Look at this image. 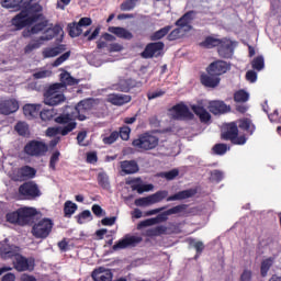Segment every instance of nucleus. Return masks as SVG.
Here are the masks:
<instances>
[{"instance_id": "obj_55", "label": "nucleus", "mask_w": 281, "mask_h": 281, "mask_svg": "<svg viewBox=\"0 0 281 281\" xmlns=\"http://www.w3.org/2000/svg\"><path fill=\"white\" fill-rule=\"evenodd\" d=\"M117 137H120V134L112 132L110 136L103 138V144H114V142H117Z\"/></svg>"}, {"instance_id": "obj_3", "label": "nucleus", "mask_w": 281, "mask_h": 281, "mask_svg": "<svg viewBox=\"0 0 281 281\" xmlns=\"http://www.w3.org/2000/svg\"><path fill=\"white\" fill-rule=\"evenodd\" d=\"M204 106H207L213 115H223V113H229L231 111L229 105L225 104L223 101H200L198 105H192L191 109L203 124H209L212 120V115Z\"/></svg>"}, {"instance_id": "obj_7", "label": "nucleus", "mask_w": 281, "mask_h": 281, "mask_svg": "<svg viewBox=\"0 0 281 281\" xmlns=\"http://www.w3.org/2000/svg\"><path fill=\"white\" fill-rule=\"evenodd\" d=\"M133 146L139 150H153L159 145V138L153 134H144L139 138L133 140Z\"/></svg>"}, {"instance_id": "obj_33", "label": "nucleus", "mask_w": 281, "mask_h": 281, "mask_svg": "<svg viewBox=\"0 0 281 281\" xmlns=\"http://www.w3.org/2000/svg\"><path fill=\"white\" fill-rule=\"evenodd\" d=\"M22 179H34L36 177V169L25 166L19 169Z\"/></svg>"}, {"instance_id": "obj_43", "label": "nucleus", "mask_w": 281, "mask_h": 281, "mask_svg": "<svg viewBox=\"0 0 281 281\" xmlns=\"http://www.w3.org/2000/svg\"><path fill=\"white\" fill-rule=\"evenodd\" d=\"M92 218L93 216L91 215V211L86 210L78 215L77 221L79 225H85V223H89V221H92Z\"/></svg>"}, {"instance_id": "obj_9", "label": "nucleus", "mask_w": 281, "mask_h": 281, "mask_svg": "<svg viewBox=\"0 0 281 281\" xmlns=\"http://www.w3.org/2000/svg\"><path fill=\"white\" fill-rule=\"evenodd\" d=\"M24 153L30 157H43L47 153V145L42 140H31L25 145Z\"/></svg>"}, {"instance_id": "obj_64", "label": "nucleus", "mask_w": 281, "mask_h": 281, "mask_svg": "<svg viewBox=\"0 0 281 281\" xmlns=\"http://www.w3.org/2000/svg\"><path fill=\"white\" fill-rule=\"evenodd\" d=\"M269 120L270 122H278V123L281 122V116H280V113H278V110H276L273 114L269 115Z\"/></svg>"}, {"instance_id": "obj_40", "label": "nucleus", "mask_w": 281, "mask_h": 281, "mask_svg": "<svg viewBox=\"0 0 281 281\" xmlns=\"http://www.w3.org/2000/svg\"><path fill=\"white\" fill-rule=\"evenodd\" d=\"M161 234H166V226L159 225L146 231V236H161Z\"/></svg>"}, {"instance_id": "obj_12", "label": "nucleus", "mask_w": 281, "mask_h": 281, "mask_svg": "<svg viewBox=\"0 0 281 281\" xmlns=\"http://www.w3.org/2000/svg\"><path fill=\"white\" fill-rule=\"evenodd\" d=\"M19 193L23 199H36V196H41V190H38V186L34 182H26L19 188Z\"/></svg>"}, {"instance_id": "obj_30", "label": "nucleus", "mask_w": 281, "mask_h": 281, "mask_svg": "<svg viewBox=\"0 0 281 281\" xmlns=\"http://www.w3.org/2000/svg\"><path fill=\"white\" fill-rule=\"evenodd\" d=\"M135 87V81H133V79H126V78H121L119 80L117 86H114V89H116V91H131V89H133Z\"/></svg>"}, {"instance_id": "obj_2", "label": "nucleus", "mask_w": 281, "mask_h": 281, "mask_svg": "<svg viewBox=\"0 0 281 281\" xmlns=\"http://www.w3.org/2000/svg\"><path fill=\"white\" fill-rule=\"evenodd\" d=\"M93 106L91 100L80 101L72 113H66L58 116L55 122L60 124L57 127H49L46 131L47 137H54V135H69L74 128H76V120L81 122L87 120V112Z\"/></svg>"}, {"instance_id": "obj_63", "label": "nucleus", "mask_w": 281, "mask_h": 281, "mask_svg": "<svg viewBox=\"0 0 281 281\" xmlns=\"http://www.w3.org/2000/svg\"><path fill=\"white\" fill-rule=\"evenodd\" d=\"M116 217H105L101 221L102 225L111 226L115 225Z\"/></svg>"}, {"instance_id": "obj_25", "label": "nucleus", "mask_w": 281, "mask_h": 281, "mask_svg": "<svg viewBox=\"0 0 281 281\" xmlns=\"http://www.w3.org/2000/svg\"><path fill=\"white\" fill-rule=\"evenodd\" d=\"M66 49L67 48L65 47V45L47 47L43 49L42 56L44 58H56V56H60V54H63V52H65Z\"/></svg>"}, {"instance_id": "obj_17", "label": "nucleus", "mask_w": 281, "mask_h": 281, "mask_svg": "<svg viewBox=\"0 0 281 281\" xmlns=\"http://www.w3.org/2000/svg\"><path fill=\"white\" fill-rule=\"evenodd\" d=\"M161 52H164V43L156 42L147 45L142 56L143 58H153L154 56H161Z\"/></svg>"}, {"instance_id": "obj_61", "label": "nucleus", "mask_w": 281, "mask_h": 281, "mask_svg": "<svg viewBox=\"0 0 281 281\" xmlns=\"http://www.w3.org/2000/svg\"><path fill=\"white\" fill-rule=\"evenodd\" d=\"M98 161V154L95 151H89L87 154V162L95 164Z\"/></svg>"}, {"instance_id": "obj_44", "label": "nucleus", "mask_w": 281, "mask_h": 281, "mask_svg": "<svg viewBox=\"0 0 281 281\" xmlns=\"http://www.w3.org/2000/svg\"><path fill=\"white\" fill-rule=\"evenodd\" d=\"M252 69L256 71H262L265 69V57L258 56L251 61Z\"/></svg>"}, {"instance_id": "obj_42", "label": "nucleus", "mask_w": 281, "mask_h": 281, "mask_svg": "<svg viewBox=\"0 0 281 281\" xmlns=\"http://www.w3.org/2000/svg\"><path fill=\"white\" fill-rule=\"evenodd\" d=\"M7 221L8 223L21 225V214L20 211H14L7 214Z\"/></svg>"}, {"instance_id": "obj_34", "label": "nucleus", "mask_w": 281, "mask_h": 281, "mask_svg": "<svg viewBox=\"0 0 281 281\" xmlns=\"http://www.w3.org/2000/svg\"><path fill=\"white\" fill-rule=\"evenodd\" d=\"M221 41L220 38L209 36L200 45L201 47H206V49H212V47H218Z\"/></svg>"}, {"instance_id": "obj_48", "label": "nucleus", "mask_w": 281, "mask_h": 281, "mask_svg": "<svg viewBox=\"0 0 281 281\" xmlns=\"http://www.w3.org/2000/svg\"><path fill=\"white\" fill-rule=\"evenodd\" d=\"M159 177L167 179V181H172V179L179 177V170L172 169L170 171L161 172V173H159Z\"/></svg>"}, {"instance_id": "obj_52", "label": "nucleus", "mask_w": 281, "mask_h": 281, "mask_svg": "<svg viewBox=\"0 0 281 281\" xmlns=\"http://www.w3.org/2000/svg\"><path fill=\"white\" fill-rule=\"evenodd\" d=\"M40 117L43 122H49L54 117V110H44L40 112Z\"/></svg>"}, {"instance_id": "obj_28", "label": "nucleus", "mask_w": 281, "mask_h": 281, "mask_svg": "<svg viewBox=\"0 0 281 281\" xmlns=\"http://www.w3.org/2000/svg\"><path fill=\"white\" fill-rule=\"evenodd\" d=\"M121 169L125 175H135V172L139 170V167L137 166V162L133 160H124L121 162Z\"/></svg>"}, {"instance_id": "obj_51", "label": "nucleus", "mask_w": 281, "mask_h": 281, "mask_svg": "<svg viewBox=\"0 0 281 281\" xmlns=\"http://www.w3.org/2000/svg\"><path fill=\"white\" fill-rule=\"evenodd\" d=\"M227 150H229V147L226 144H217L213 147L215 155H225Z\"/></svg>"}, {"instance_id": "obj_59", "label": "nucleus", "mask_w": 281, "mask_h": 281, "mask_svg": "<svg viewBox=\"0 0 281 281\" xmlns=\"http://www.w3.org/2000/svg\"><path fill=\"white\" fill-rule=\"evenodd\" d=\"M92 212L95 216H104L106 212L102 209V206L94 204L92 205Z\"/></svg>"}, {"instance_id": "obj_29", "label": "nucleus", "mask_w": 281, "mask_h": 281, "mask_svg": "<svg viewBox=\"0 0 281 281\" xmlns=\"http://www.w3.org/2000/svg\"><path fill=\"white\" fill-rule=\"evenodd\" d=\"M195 194H196V190L189 189V190L180 191L167 198V201H183V199H190V196H194Z\"/></svg>"}, {"instance_id": "obj_50", "label": "nucleus", "mask_w": 281, "mask_h": 281, "mask_svg": "<svg viewBox=\"0 0 281 281\" xmlns=\"http://www.w3.org/2000/svg\"><path fill=\"white\" fill-rule=\"evenodd\" d=\"M189 245H190V247H193L194 249H196L198 254H201V251H203V249H205L203 241H199L196 239H190Z\"/></svg>"}, {"instance_id": "obj_22", "label": "nucleus", "mask_w": 281, "mask_h": 281, "mask_svg": "<svg viewBox=\"0 0 281 281\" xmlns=\"http://www.w3.org/2000/svg\"><path fill=\"white\" fill-rule=\"evenodd\" d=\"M127 183L132 186L133 190H136L138 194H143V192H153V190H155V186L144 184L139 178L130 180Z\"/></svg>"}, {"instance_id": "obj_45", "label": "nucleus", "mask_w": 281, "mask_h": 281, "mask_svg": "<svg viewBox=\"0 0 281 281\" xmlns=\"http://www.w3.org/2000/svg\"><path fill=\"white\" fill-rule=\"evenodd\" d=\"M49 76H52V70L45 68H41L33 74L35 80H43V78H49Z\"/></svg>"}, {"instance_id": "obj_23", "label": "nucleus", "mask_w": 281, "mask_h": 281, "mask_svg": "<svg viewBox=\"0 0 281 281\" xmlns=\"http://www.w3.org/2000/svg\"><path fill=\"white\" fill-rule=\"evenodd\" d=\"M23 113L27 120H34L41 115V104H25L23 106Z\"/></svg>"}, {"instance_id": "obj_13", "label": "nucleus", "mask_w": 281, "mask_h": 281, "mask_svg": "<svg viewBox=\"0 0 281 281\" xmlns=\"http://www.w3.org/2000/svg\"><path fill=\"white\" fill-rule=\"evenodd\" d=\"M13 265L16 271H32L34 269V259H26L21 256V251L13 257Z\"/></svg>"}, {"instance_id": "obj_47", "label": "nucleus", "mask_w": 281, "mask_h": 281, "mask_svg": "<svg viewBox=\"0 0 281 281\" xmlns=\"http://www.w3.org/2000/svg\"><path fill=\"white\" fill-rule=\"evenodd\" d=\"M60 161V151L56 150L52 154L49 159V168L50 170H56V166Z\"/></svg>"}, {"instance_id": "obj_39", "label": "nucleus", "mask_w": 281, "mask_h": 281, "mask_svg": "<svg viewBox=\"0 0 281 281\" xmlns=\"http://www.w3.org/2000/svg\"><path fill=\"white\" fill-rule=\"evenodd\" d=\"M69 34L71 38H76L82 34V26L78 23H71L68 25Z\"/></svg>"}, {"instance_id": "obj_62", "label": "nucleus", "mask_w": 281, "mask_h": 281, "mask_svg": "<svg viewBox=\"0 0 281 281\" xmlns=\"http://www.w3.org/2000/svg\"><path fill=\"white\" fill-rule=\"evenodd\" d=\"M247 80L249 82H256V80H258V74H256V71L249 70L247 72Z\"/></svg>"}, {"instance_id": "obj_20", "label": "nucleus", "mask_w": 281, "mask_h": 281, "mask_svg": "<svg viewBox=\"0 0 281 281\" xmlns=\"http://www.w3.org/2000/svg\"><path fill=\"white\" fill-rule=\"evenodd\" d=\"M229 70V65L226 61H215L211 64L207 68V71L211 76H223V74H227Z\"/></svg>"}, {"instance_id": "obj_60", "label": "nucleus", "mask_w": 281, "mask_h": 281, "mask_svg": "<svg viewBox=\"0 0 281 281\" xmlns=\"http://www.w3.org/2000/svg\"><path fill=\"white\" fill-rule=\"evenodd\" d=\"M124 49V46L122 44L113 43L108 46V52L113 53V52H122Z\"/></svg>"}, {"instance_id": "obj_1", "label": "nucleus", "mask_w": 281, "mask_h": 281, "mask_svg": "<svg viewBox=\"0 0 281 281\" xmlns=\"http://www.w3.org/2000/svg\"><path fill=\"white\" fill-rule=\"evenodd\" d=\"M43 0H2V8L22 11L12 19V25L18 30H23L27 25H35L23 31V36L30 37L34 34H43L37 41H32L24 47V54H32L34 49H38L47 41H52L54 36H63V27L55 25L47 26V21L43 18Z\"/></svg>"}, {"instance_id": "obj_8", "label": "nucleus", "mask_w": 281, "mask_h": 281, "mask_svg": "<svg viewBox=\"0 0 281 281\" xmlns=\"http://www.w3.org/2000/svg\"><path fill=\"white\" fill-rule=\"evenodd\" d=\"M168 196V191H158L149 196L139 198L135 200V205L138 207H148V205H155V203H161L164 199Z\"/></svg>"}, {"instance_id": "obj_49", "label": "nucleus", "mask_w": 281, "mask_h": 281, "mask_svg": "<svg viewBox=\"0 0 281 281\" xmlns=\"http://www.w3.org/2000/svg\"><path fill=\"white\" fill-rule=\"evenodd\" d=\"M169 32H170V26H165V27L160 29L159 31H157L151 36V40L153 41H159V38H164V36H166V34H168Z\"/></svg>"}, {"instance_id": "obj_19", "label": "nucleus", "mask_w": 281, "mask_h": 281, "mask_svg": "<svg viewBox=\"0 0 281 281\" xmlns=\"http://www.w3.org/2000/svg\"><path fill=\"white\" fill-rule=\"evenodd\" d=\"M142 239L136 236L126 235L123 239L119 240L116 245L113 246L114 251L117 249H126V247H135V245H139Z\"/></svg>"}, {"instance_id": "obj_35", "label": "nucleus", "mask_w": 281, "mask_h": 281, "mask_svg": "<svg viewBox=\"0 0 281 281\" xmlns=\"http://www.w3.org/2000/svg\"><path fill=\"white\" fill-rule=\"evenodd\" d=\"M60 81L63 82L61 85H69V86H74V85H78V79L71 77V75L65 70H61L60 74Z\"/></svg>"}, {"instance_id": "obj_11", "label": "nucleus", "mask_w": 281, "mask_h": 281, "mask_svg": "<svg viewBox=\"0 0 281 281\" xmlns=\"http://www.w3.org/2000/svg\"><path fill=\"white\" fill-rule=\"evenodd\" d=\"M234 49H236V42L229 38H223L218 45V54L222 58H232L234 56Z\"/></svg>"}, {"instance_id": "obj_58", "label": "nucleus", "mask_w": 281, "mask_h": 281, "mask_svg": "<svg viewBox=\"0 0 281 281\" xmlns=\"http://www.w3.org/2000/svg\"><path fill=\"white\" fill-rule=\"evenodd\" d=\"M211 181H223V172L214 170L211 172Z\"/></svg>"}, {"instance_id": "obj_26", "label": "nucleus", "mask_w": 281, "mask_h": 281, "mask_svg": "<svg viewBox=\"0 0 281 281\" xmlns=\"http://www.w3.org/2000/svg\"><path fill=\"white\" fill-rule=\"evenodd\" d=\"M201 82L204 85V87H218L221 82V78L216 75H212L207 71V75H202L201 76Z\"/></svg>"}, {"instance_id": "obj_57", "label": "nucleus", "mask_w": 281, "mask_h": 281, "mask_svg": "<svg viewBox=\"0 0 281 281\" xmlns=\"http://www.w3.org/2000/svg\"><path fill=\"white\" fill-rule=\"evenodd\" d=\"M229 139H231V142H233L234 144H237L238 146H243V144H245V142H247L245 136H238V134H236L235 136H233Z\"/></svg>"}, {"instance_id": "obj_18", "label": "nucleus", "mask_w": 281, "mask_h": 281, "mask_svg": "<svg viewBox=\"0 0 281 281\" xmlns=\"http://www.w3.org/2000/svg\"><path fill=\"white\" fill-rule=\"evenodd\" d=\"M92 280L93 281H112L113 272L111 269L105 267H99L92 271Z\"/></svg>"}, {"instance_id": "obj_16", "label": "nucleus", "mask_w": 281, "mask_h": 281, "mask_svg": "<svg viewBox=\"0 0 281 281\" xmlns=\"http://www.w3.org/2000/svg\"><path fill=\"white\" fill-rule=\"evenodd\" d=\"M20 212V225H27L32 223L34 216L38 214L35 207L24 206L19 209Z\"/></svg>"}, {"instance_id": "obj_5", "label": "nucleus", "mask_w": 281, "mask_h": 281, "mask_svg": "<svg viewBox=\"0 0 281 281\" xmlns=\"http://www.w3.org/2000/svg\"><path fill=\"white\" fill-rule=\"evenodd\" d=\"M194 19V12H188L184 14L182 18H180L177 21V25L179 26L178 29L173 30L169 34V40L170 41H176V38H181V36L186 35V32L190 30V21Z\"/></svg>"}, {"instance_id": "obj_21", "label": "nucleus", "mask_w": 281, "mask_h": 281, "mask_svg": "<svg viewBox=\"0 0 281 281\" xmlns=\"http://www.w3.org/2000/svg\"><path fill=\"white\" fill-rule=\"evenodd\" d=\"M234 101L236 102V109L239 113H245V111H247V91L238 90L235 92Z\"/></svg>"}, {"instance_id": "obj_24", "label": "nucleus", "mask_w": 281, "mask_h": 281, "mask_svg": "<svg viewBox=\"0 0 281 281\" xmlns=\"http://www.w3.org/2000/svg\"><path fill=\"white\" fill-rule=\"evenodd\" d=\"M111 104L115 106H122L123 104H128L131 102V95L126 94H110L106 99Z\"/></svg>"}, {"instance_id": "obj_27", "label": "nucleus", "mask_w": 281, "mask_h": 281, "mask_svg": "<svg viewBox=\"0 0 281 281\" xmlns=\"http://www.w3.org/2000/svg\"><path fill=\"white\" fill-rule=\"evenodd\" d=\"M109 32H111V34H115L119 38H125L126 41H131V38H133V33L124 27L110 26Z\"/></svg>"}, {"instance_id": "obj_15", "label": "nucleus", "mask_w": 281, "mask_h": 281, "mask_svg": "<svg viewBox=\"0 0 281 281\" xmlns=\"http://www.w3.org/2000/svg\"><path fill=\"white\" fill-rule=\"evenodd\" d=\"M169 115L173 120H186L192 117V112L186 106V104H178L169 111Z\"/></svg>"}, {"instance_id": "obj_14", "label": "nucleus", "mask_w": 281, "mask_h": 281, "mask_svg": "<svg viewBox=\"0 0 281 281\" xmlns=\"http://www.w3.org/2000/svg\"><path fill=\"white\" fill-rule=\"evenodd\" d=\"M19 111V101L14 99H0V113L2 115H10Z\"/></svg>"}, {"instance_id": "obj_53", "label": "nucleus", "mask_w": 281, "mask_h": 281, "mask_svg": "<svg viewBox=\"0 0 281 281\" xmlns=\"http://www.w3.org/2000/svg\"><path fill=\"white\" fill-rule=\"evenodd\" d=\"M120 137L121 139H124V142H127L131 137V127L128 126H123L120 130Z\"/></svg>"}, {"instance_id": "obj_10", "label": "nucleus", "mask_w": 281, "mask_h": 281, "mask_svg": "<svg viewBox=\"0 0 281 281\" xmlns=\"http://www.w3.org/2000/svg\"><path fill=\"white\" fill-rule=\"evenodd\" d=\"M20 251L21 248L10 243V239L7 238L0 241V258L3 260H10L14 258Z\"/></svg>"}, {"instance_id": "obj_56", "label": "nucleus", "mask_w": 281, "mask_h": 281, "mask_svg": "<svg viewBox=\"0 0 281 281\" xmlns=\"http://www.w3.org/2000/svg\"><path fill=\"white\" fill-rule=\"evenodd\" d=\"M166 91L164 90H156V91L148 92L147 98L148 100H155L157 98H161V95H164Z\"/></svg>"}, {"instance_id": "obj_54", "label": "nucleus", "mask_w": 281, "mask_h": 281, "mask_svg": "<svg viewBox=\"0 0 281 281\" xmlns=\"http://www.w3.org/2000/svg\"><path fill=\"white\" fill-rule=\"evenodd\" d=\"M136 3H137V0H127V1H125V2L121 5V10H123V11L133 10V8H135Z\"/></svg>"}, {"instance_id": "obj_41", "label": "nucleus", "mask_w": 281, "mask_h": 281, "mask_svg": "<svg viewBox=\"0 0 281 281\" xmlns=\"http://www.w3.org/2000/svg\"><path fill=\"white\" fill-rule=\"evenodd\" d=\"M273 267V258L265 259L261 262V276L262 278H266V276L269 273V270Z\"/></svg>"}, {"instance_id": "obj_31", "label": "nucleus", "mask_w": 281, "mask_h": 281, "mask_svg": "<svg viewBox=\"0 0 281 281\" xmlns=\"http://www.w3.org/2000/svg\"><path fill=\"white\" fill-rule=\"evenodd\" d=\"M168 218V213H162L157 217L145 220L138 224V229L142 227H150V225H155L156 223H161V221H166Z\"/></svg>"}, {"instance_id": "obj_6", "label": "nucleus", "mask_w": 281, "mask_h": 281, "mask_svg": "<svg viewBox=\"0 0 281 281\" xmlns=\"http://www.w3.org/2000/svg\"><path fill=\"white\" fill-rule=\"evenodd\" d=\"M54 222L49 218H43L36 222L32 227V235L35 238L45 239L52 234Z\"/></svg>"}, {"instance_id": "obj_46", "label": "nucleus", "mask_w": 281, "mask_h": 281, "mask_svg": "<svg viewBox=\"0 0 281 281\" xmlns=\"http://www.w3.org/2000/svg\"><path fill=\"white\" fill-rule=\"evenodd\" d=\"M70 56H71V52L68 50L64 53L57 59L54 60V63L52 64V67H60L63 63H67V60H69Z\"/></svg>"}, {"instance_id": "obj_32", "label": "nucleus", "mask_w": 281, "mask_h": 281, "mask_svg": "<svg viewBox=\"0 0 281 281\" xmlns=\"http://www.w3.org/2000/svg\"><path fill=\"white\" fill-rule=\"evenodd\" d=\"M224 128L226 132L222 133L223 139H232V137L238 135V126H236V123H228Z\"/></svg>"}, {"instance_id": "obj_38", "label": "nucleus", "mask_w": 281, "mask_h": 281, "mask_svg": "<svg viewBox=\"0 0 281 281\" xmlns=\"http://www.w3.org/2000/svg\"><path fill=\"white\" fill-rule=\"evenodd\" d=\"M15 131L22 137H25V136L30 135V125H27V123H25V122H19L15 125Z\"/></svg>"}, {"instance_id": "obj_36", "label": "nucleus", "mask_w": 281, "mask_h": 281, "mask_svg": "<svg viewBox=\"0 0 281 281\" xmlns=\"http://www.w3.org/2000/svg\"><path fill=\"white\" fill-rule=\"evenodd\" d=\"M76 210H78V205L71 201H66L64 204V214L65 216H67L68 218H70V216H74V214H76Z\"/></svg>"}, {"instance_id": "obj_37", "label": "nucleus", "mask_w": 281, "mask_h": 281, "mask_svg": "<svg viewBox=\"0 0 281 281\" xmlns=\"http://www.w3.org/2000/svg\"><path fill=\"white\" fill-rule=\"evenodd\" d=\"M98 182L103 190H111V182L109 181V176L105 172H99Z\"/></svg>"}, {"instance_id": "obj_4", "label": "nucleus", "mask_w": 281, "mask_h": 281, "mask_svg": "<svg viewBox=\"0 0 281 281\" xmlns=\"http://www.w3.org/2000/svg\"><path fill=\"white\" fill-rule=\"evenodd\" d=\"M64 91L65 85L54 83L44 94V103L48 106H57V104H61V102H65V94H63Z\"/></svg>"}]
</instances>
